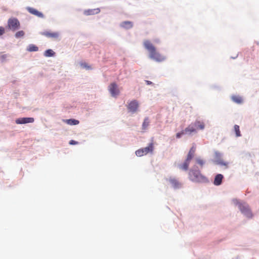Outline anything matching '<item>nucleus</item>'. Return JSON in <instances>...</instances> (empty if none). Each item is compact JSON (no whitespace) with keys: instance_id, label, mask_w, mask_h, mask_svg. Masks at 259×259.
Segmentation results:
<instances>
[{"instance_id":"obj_17","label":"nucleus","mask_w":259,"mask_h":259,"mask_svg":"<svg viewBox=\"0 0 259 259\" xmlns=\"http://www.w3.org/2000/svg\"><path fill=\"white\" fill-rule=\"evenodd\" d=\"M64 121L69 125H77L79 122L78 120L74 119H66Z\"/></svg>"},{"instance_id":"obj_12","label":"nucleus","mask_w":259,"mask_h":259,"mask_svg":"<svg viewBox=\"0 0 259 259\" xmlns=\"http://www.w3.org/2000/svg\"><path fill=\"white\" fill-rule=\"evenodd\" d=\"M27 10L30 13L37 16L38 17L42 18L44 16L43 14L41 12H38L37 10L34 8L29 7L27 8Z\"/></svg>"},{"instance_id":"obj_13","label":"nucleus","mask_w":259,"mask_h":259,"mask_svg":"<svg viewBox=\"0 0 259 259\" xmlns=\"http://www.w3.org/2000/svg\"><path fill=\"white\" fill-rule=\"evenodd\" d=\"M190 161L191 160L186 158L185 161L182 164H180L179 166V168L183 170H187L190 163Z\"/></svg>"},{"instance_id":"obj_5","label":"nucleus","mask_w":259,"mask_h":259,"mask_svg":"<svg viewBox=\"0 0 259 259\" xmlns=\"http://www.w3.org/2000/svg\"><path fill=\"white\" fill-rule=\"evenodd\" d=\"M239 208L241 212L246 217L251 218L252 217V212L249 207V206L247 204L245 203H239Z\"/></svg>"},{"instance_id":"obj_7","label":"nucleus","mask_w":259,"mask_h":259,"mask_svg":"<svg viewBox=\"0 0 259 259\" xmlns=\"http://www.w3.org/2000/svg\"><path fill=\"white\" fill-rule=\"evenodd\" d=\"M139 107V103L137 101L133 100L129 103L127 106L128 110L132 112L135 113L137 112L138 108Z\"/></svg>"},{"instance_id":"obj_25","label":"nucleus","mask_w":259,"mask_h":259,"mask_svg":"<svg viewBox=\"0 0 259 259\" xmlns=\"http://www.w3.org/2000/svg\"><path fill=\"white\" fill-rule=\"evenodd\" d=\"M24 35V32L22 30L17 32L15 35L16 38H19L23 36Z\"/></svg>"},{"instance_id":"obj_8","label":"nucleus","mask_w":259,"mask_h":259,"mask_svg":"<svg viewBox=\"0 0 259 259\" xmlns=\"http://www.w3.org/2000/svg\"><path fill=\"white\" fill-rule=\"evenodd\" d=\"M34 121V119L32 117H23L17 119L15 122L17 124H26L28 123H32Z\"/></svg>"},{"instance_id":"obj_32","label":"nucleus","mask_w":259,"mask_h":259,"mask_svg":"<svg viewBox=\"0 0 259 259\" xmlns=\"http://www.w3.org/2000/svg\"><path fill=\"white\" fill-rule=\"evenodd\" d=\"M6 57H7L6 55H3V56H1V58H2V60L5 59Z\"/></svg>"},{"instance_id":"obj_4","label":"nucleus","mask_w":259,"mask_h":259,"mask_svg":"<svg viewBox=\"0 0 259 259\" xmlns=\"http://www.w3.org/2000/svg\"><path fill=\"white\" fill-rule=\"evenodd\" d=\"M20 26V22L17 18H11L8 21V28L13 31L18 29Z\"/></svg>"},{"instance_id":"obj_11","label":"nucleus","mask_w":259,"mask_h":259,"mask_svg":"<svg viewBox=\"0 0 259 259\" xmlns=\"http://www.w3.org/2000/svg\"><path fill=\"white\" fill-rule=\"evenodd\" d=\"M224 177L222 174H218L214 178L213 184L215 186H219L222 184Z\"/></svg>"},{"instance_id":"obj_31","label":"nucleus","mask_w":259,"mask_h":259,"mask_svg":"<svg viewBox=\"0 0 259 259\" xmlns=\"http://www.w3.org/2000/svg\"><path fill=\"white\" fill-rule=\"evenodd\" d=\"M146 82L147 84H148V85H151V84H153V83L151 81H149V80H146Z\"/></svg>"},{"instance_id":"obj_14","label":"nucleus","mask_w":259,"mask_h":259,"mask_svg":"<svg viewBox=\"0 0 259 259\" xmlns=\"http://www.w3.org/2000/svg\"><path fill=\"white\" fill-rule=\"evenodd\" d=\"M195 151L196 147L195 146H193L189 150V152L187 156V159L191 160L194 156Z\"/></svg>"},{"instance_id":"obj_30","label":"nucleus","mask_w":259,"mask_h":259,"mask_svg":"<svg viewBox=\"0 0 259 259\" xmlns=\"http://www.w3.org/2000/svg\"><path fill=\"white\" fill-rule=\"evenodd\" d=\"M218 163L221 164V165H225V166H227V164H228L227 163L224 162L222 161H220L218 162Z\"/></svg>"},{"instance_id":"obj_9","label":"nucleus","mask_w":259,"mask_h":259,"mask_svg":"<svg viewBox=\"0 0 259 259\" xmlns=\"http://www.w3.org/2000/svg\"><path fill=\"white\" fill-rule=\"evenodd\" d=\"M168 182L174 189H179L182 186V183L175 178H169Z\"/></svg>"},{"instance_id":"obj_18","label":"nucleus","mask_w":259,"mask_h":259,"mask_svg":"<svg viewBox=\"0 0 259 259\" xmlns=\"http://www.w3.org/2000/svg\"><path fill=\"white\" fill-rule=\"evenodd\" d=\"M133 26V23L131 21H124L121 23V26L126 29L131 28Z\"/></svg>"},{"instance_id":"obj_28","label":"nucleus","mask_w":259,"mask_h":259,"mask_svg":"<svg viewBox=\"0 0 259 259\" xmlns=\"http://www.w3.org/2000/svg\"><path fill=\"white\" fill-rule=\"evenodd\" d=\"M85 14L87 15H91L93 14V10H88L85 12Z\"/></svg>"},{"instance_id":"obj_19","label":"nucleus","mask_w":259,"mask_h":259,"mask_svg":"<svg viewBox=\"0 0 259 259\" xmlns=\"http://www.w3.org/2000/svg\"><path fill=\"white\" fill-rule=\"evenodd\" d=\"M232 99L234 102L237 104H241L243 102L242 97L239 96H233L232 97Z\"/></svg>"},{"instance_id":"obj_1","label":"nucleus","mask_w":259,"mask_h":259,"mask_svg":"<svg viewBox=\"0 0 259 259\" xmlns=\"http://www.w3.org/2000/svg\"><path fill=\"white\" fill-rule=\"evenodd\" d=\"M144 46L149 52V57L157 62H162L165 59V57L156 51L155 47L148 40H146L143 43Z\"/></svg>"},{"instance_id":"obj_6","label":"nucleus","mask_w":259,"mask_h":259,"mask_svg":"<svg viewBox=\"0 0 259 259\" xmlns=\"http://www.w3.org/2000/svg\"><path fill=\"white\" fill-rule=\"evenodd\" d=\"M109 91L113 97H116L119 94L117 85L115 83H111L109 86Z\"/></svg>"},{"instance_id":"obj_27","label":"nucleus","mask_w":259,"mask_h":259,"mask_svg":"<svg viewBox=\"0 0 259 259\" xmlns=\"http://www.w3.org/2000/svg\"><path fill=\"white\" fill-rule=\"evenodd\" d=\"M5 33V28L3 27H0V36L2 35Z\"/></svg>"},{"instance_id":"obj_23","label":"nucleus","mask_w":259,"mask_h":259,"mask_svg":"<svg viewBox=\"0 0 259 259\" xmlns=\"http://www.w3.org/2000/svg\"><path fill=\"white\" fill-rule=\"evenodd\" d=\"M234 131L236 133V137H240L241 136L240 129H239V126L238 125H235L234 127Z\"/></svg>"},{"instance_id":"obj_29","label":"nucleus","mask_w":259,"mask_h":259,"mask_svg":"<svg viewBox=\"0 0 259 259\" xmlns=\"http://www.w3.org/2000/svg\"><path fill=\"white\" fill-rule=\"evenodd\" d=\"M69 144L70 145H76L78 144V142L74 140H71L69 142Z\"/></svg>"},{"instance_id":"obj_21","label":"nucleus","mask_w":259,"mask_h":259,"mask_svg":"<svg viewBox=\"0 0 259 259\" xmlns=\"http://www.w3.org/2000/svg\"><path fill=\"white\" fill-rule=\"evenodd\" d=\"M54 54H55L54 52L52 50H51V49H48V50H46L44 53V55L47 57L53 56L54 55Z\"/></svg>"},{"instance_id":"obj_20","label":"nucleus","mask_w":259,"mask_h":259,"mask_svg":"<svg viewBox=\"0 0 259 259\" xmlns=\"http://www.w3.org/2000/svg\"><path fill=\"white\" fill-rule=\"evenodd\" d=\"M149 125V120L148 117H146L144 119V122L142 124V129L143 130H146L148 126Z\"/></svg>"},{"instance_id":"obj_16","label":"nucleus","mask_w":259,"mask_h":259,"mask_svg":"<svg viewBox=\"0 0 259 259\" xmlns=\"http://www.w3.org/2000/svg\"><path fill=\"white\" fill-rule=\"evenodd\" d=\"M194 124L195 128L197 129L199 128L200 130H203L205 126L204 123L203 122L199 120L195 121V122L194 123Z\"/></svg>"},{"instance_id":"obj_15","label":"nucleus","mask_w":259,"mask_h":259,"mask_svg":"<svg viewBox=\"0 0 259 259\" xmlns=\"http://www.w3.org/2000/svg\"><path fill=\"white\" fill-rule=\"evenodd\" d=\"M196 130V128L194 126V124L193 123V124H191L189 125L187 127H186L184 131H185L186 134L188 133V134H191L192 133L195 132Z\"/></svg>"},{"instance_id":"obj_22","label":"nucleus","mask_w":259,"mask_h":259,"mask_svg":"<svg viewBox=\"0 0 259 259\" xmlns=\"http://www.w3.org/2000/svg\"><path fill=\"white\" fill-rule=\"evenodd\" d=\"M38 50V47L34 45H30L27 49V51L29 52H36Z\"/></svg>"},{"instance_id":"obj_2","label":"nucleus","mask_w":259,"mask_h":259,"mask_svg":"<svg viewBox=\"0 0 259 259\" xmlns=\"http://www.w3.org/2000/svg\"><path fill=\"white\" fill-rule=\"evenodd\" d=\"M190 179L193 182L198 183H206L208 182L207 179L203 176L200 171L191 170L189 172Z\"/></svg>"},{"instance_id":"obj_3","label":"nucleus","mask_w":259,"mask_h":259,"mask_svg":"<svg viewBox=\"0 0 259 259\" xmlns=\"http://www.w3.org/2000/svg\"><path fill=\"white\" fill-rule=\"evenodd\" d=\"M154 149V144L151 143L149 144L148 147L139 149L137 150L135 153L137 156H142L147 154L149 153H152Z\"/></svg>"},{"instance_id":"obj_10","label":"nucleus","mask_w":259,"mask_h":259,"mask_svg":"<svg viewBox=\"0 0 259 259\" xmlns=\"http://www.w3.org/2000/svg\"><path fill=\"white\" fill-rule=\"evenodd\" d=\"M40 34L42 35H44L49 38H57L59 36V33L58 32H51L48 31H46L44 32H40Z\"/></svg>"},{"instance_id":"obj_26","label":"nucleus","mask_w":259,"mask_h":259,"mask_svg":"<svg viewBox=\"0 0 259 259\" xmlns=\"http://www.w3.org/2000/svg\"><path fill=\"white\" fill-rule=\"evenodd\" d=\"M185 134H186V133H185V131H184H184H181V132H180V133H178L176 134V137H177V138H180L181 137V136H182L183 135Z\"/></svg>"},{"instance_id":"obj_24","label":"nucleus","mask_w":259,"mask_h":259,"mask_svg":"<svg viewBox=\"0 0 259 259\" xmlns=\"http://www.w3.org/2000/svg\"><path fill=\"white\" fill-rule=\"evenodd\" d=\"M196 162L198 164H199L201 166V167H203L205 163L204 161L200 158H197L196 159Z\"/></svg>"}]
</instances>
